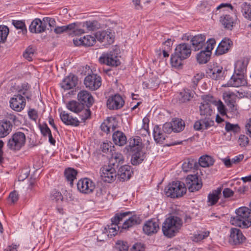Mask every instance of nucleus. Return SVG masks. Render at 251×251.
<instances>
[{"label": "nucleus", "mask_w": 251, "mask_h": 251, "mask_svg": "<svg viewBox=\"0 0 251 251\" xmlns=\"http://www.w3.org/2000/svg\"><path fill=\"white\" fill-rule=\"evenodd\" d=\"M26 137L24 133L17 131L13 133L7 141V148L13 151H18L21 150L25 144Z\"/></svg>", "instance_id": "4"}, {"label": "nucleus", "mask_w": 251, "mask_h": 251, "mask_svg": "<svg viewBox=\"0 0 251 251\" xmlns=\"http://www.w3.org/2000/svg\"><path fill=\"white\" fill-rule=\"evenodd\" d=\"M78 102L83 106L91 107L94 103L91 94L86 90L80 91L77 94Z\"/></svg>", "instance_id": "16"}, {"label": "nucleus", "mask_w": 251, "mask_h": 251, "mask_svg": "<svg viewBox=\"0 0 251 251\" xmlns=\"http://www.w3.org/2000/svg\"><path fill=\"white\" fill-rule=\"evenodd\" d=\"M95 36L96 39L100 43H103L104 45H110L114 41L112 34L108 31H99L96 33Z\"/></svg>", "instance_id": "17"}, {"label": "nucleus", "mask_w": 251, "mask_h": 251, "mask_svg": "<svg viewBox=\"0 0 251 251\" xmlns=\"http://www.w3.org/2000/svg\"><path fill=\"white\" fill-rule=\"evenodd\" d=\"M35 51L32 46H29L23 52V57L29 61H31Z\"/></svg>", "instance_id": "51"}, {"label": "nucleus", "mask_w": 251, "mask_h": 251, "mask_svg": "<svg viewBox=\"0 0 251 251\" xmlns=\"http://www.w3.org/2000/svg\"><path fill=\"white\" fill-rule=\"evenodd\" d=\"M209 235V231H202L200 233L195 234L194 236V240L196 241L202 240L205 238L207 237Z\"/></svg>", "instance_id": "63"}, {"label": "nucleus", "mask_w": 251, "mask_h": 251, "mask_svg": "<svg viewBox=\"0 0 251 251\" xmlns=\"http://www.w3.org/2000/svg\"><path fill=\"white\" fill-rule=\"evenodd\" d=\"M60 117L62 122L66 125L77 126L80 122L76 118H74L65 111L60 113Z\"/></svg>", "instance_id": "27"}, {"label": "nucleus", "mask_w": 251, "mask_h": 251, "mask_svg": "<svg viewBox=\"0 0 251 251\" xmlns=\"http://www.w3.org/2000/svg\"><path fill=\"white\" fill-rule=\"evenodd\" d=\"M233 45V42L230 39L225 37L219 44L215 53L221 55L227 53Z\"/></svg>", "instance_id": "20"}, {"label": "nucleus", "mask_w": 251, "mask_h": 251, "mask_svg": "<svg viewBox=\"0 0 251 251\" xmlns=\"http://www.w3.org/2000/svg\"><path fill=\"white\" fill-rule=\"evenodd\" d=\"M132 152L133 153L131 158V164L135 166L138 165L144 160L145 158V153L142 151V149L139 148Z\"/></svg>", "instance_id": "33"}, {"label": "nucleus", "mask_w": 251, "mask_h": 251, "mask_svg": "<svg viewBox=\"0 0 251 251\" xmlns=\"http://www.w3.org/2000/svg\"><path fill=\"white\" fill-rule=\"evenodd\" d=\"M247 83L244 75L234 73L227 82V86L239 87L245 85Z\"/></svg>", "instance_id": "19"}, {"label": "nucleus", "mask_w": 251, "mask_h": 251, "mask_svg": "<svg viewBox=\"0 0 251 251\" xmlns=\"http://www.w3.org/2000/svg\"><path fill=\"white\" fill-rule=\"evenodd\" d=\"M12 23L15 28L22 30L21 32L23 35L26 34L27 29L25 21L14 20H12Z\"/></svg>", "instance_id": "50"}, {"label": "nucleus", "mask_w": 251, "mask_h": 251, "mask_svg": "<svg viewBox=\"0 0 251 251\" xmlns=\"http://www.w3.org/2000/svg\"><path fill=\"white\" fill-rule=\"evenodd\" d=\"M100 148L103 152L105 153H111L112 151H114V149L115 147L112 145L111 142H103L101 145Z\"/></svg>", "instance_id": "55"}, {"label": "nucleus", "mask_w": 251, "mask_h": 251, "mask_svg": "<svg viewBox=\"0 0 251 251\" xmlns=\"http://www.w3.org/2000/svg\"><path fill=\"white\" fill-rule=\"evenodd\" d=\"M210 77L214 79L217 80L222 78L223 76L222 68H214L209 70V72Z\"/></svg>", "instance_id": "48"}, {"label": "nucleus", "mask_w": 251, "mask_h": 251, "mask_svg": "<svg viewBox=\"0 0 251 251\" xmlns=\"http://www.w3.org/2000/svg\"><path fill=\"white\" fill-rule=\"evenodd\" d=\"M110 154H111V158L109 161V164L118 167L119 164L124 163V158L121 153L113 151Z\"/></svg>", "instance_id": "37"}, {"label": "nucleus", "mask_w": 251, "mask_h": 251, "mask_svg": "<svg viewBox=\"0 0 251 251\" xmlns=\"http://www.w3.org/2000/svg\"><path fill=\"white\" fill-rule=\"evenodd\" d=\"M236 216L231 220L232 224L241 228L251 226V210L247 207H241L236 210Z\"/></svg>", "instance_id": "2"}, {"label": "nucleus", "mask_w": 251, "mask_h": 251, "mask_svg": "<svg viewBox=\"0 0 251 251\" xmlns=\"http://www.w3.org/2000/svg\"><path fill=\"white\" fill-rule=\"evenodd\" d=\"M73 43L75 46L91 47L95 44L96 38L95 36L86 35L79 39L77 38L74 39Z\"/></svg>", "instance_id": "21"}, {"label": "nucleus", "mask_w": 251, "mask_h": 251, "mask_svg": "<svg viewBox=\"0 0 251 251\" xmlns=\"http://www.w3.org/2000/svg\"><path fill=\"white\" fill-rule=\"evenodd\" d=\"M66 107L70 111L77 113L78 109H80L82 107V104L75 100H71L67 103Z\"/></svg>", "instance_id": "53"}, {"label": "nucleus", "mask_w": 251, "mask_h": 251, "mask_svg": "<svg viewBox=\"0 0 251 251\" xmlns=\"http://www.w3.org/2000/svg\"><path fill=\"white\" fill-rule=\"evenodd\" d=\"M213 125L214 121L211 118L206 117L197 121L194 125V128L196 130L202 131L213 126Z\"/></svg>", "instance_id": "24"}, {"label": "nucleus", "mask_w": 251, "mask_h": 251, "mask_svg": "<svg viewBox=\"0 0 251 251\" xmlns=\"http://www.w3.org/2000/svg\"><path fill=\"white\" fill-rule=\"evenodd\" d=\"M171 123L175 132H179L182 131L185 126V122L181 119H175Z\"/></svg>", "instance_id": "45"}, {"label": "nucleus", "mask_w": 251, "mask_h": 251, "mask_svg": "<svg viewBox=\"0 0 251 251\" xmlns=\"http://www.w3.org/2000/svg\"><path fill=\"white\" fill-rule=\"evenodd\" d=\"M182 220L177 216H171L166 218L163 223L162 230L163 234L168 237L175 236L182 226Z\"/></svg>", "instance_id": "1"}, {"label": "nucleus", "mask_w": 251, "mask_h": 251, "mask_svg": "<svg viewBox=\"0 0 251 251\" xmlns=\"http://www.w3.org/2000/svg\"><path fill=\"white\" fill-rule=\"evenodd\" d=\"M77 189L82 193L90 194L92 193L95 188L94 183L88 178L80 179L77 183Z\"/></svg>", "instance_id": "13"}, {"label": "nucleus", "mask_w": 251, "mask_h": 251, "mask_svg": "<svg viewBox=\"0 0 251 251\" xmlns=\"http://www.w3.org/2000/svg\"><path fill=\"white\" fill-rule=\"evenodd\" d=\"M90 107L82 105L81 108L78 109V112L76 113L79 115L81 121L83 122L91 118V111L90 109Z\"/></svg>", "instance_id": "39"}, {"label": "nucleus", "mask_w": 251, "mask_h": 251, "mask_svg": "<svg viewBox=\"0 0 251 251\" xmlns=\"http://www.w3.org/2000/svg\"><path fill=\"white\" fill-rule=\"evenodd\" d=\"M185 59L181 58L180 55H177L175 52L171 57V64L173 67L178 68L182 65V60Z\"/></svg>", "instance_id": "47"}, {"label": "nucleus", "mask_w": 251, "mask_h": 251, "mask_svg": "<svg viewBox=\"0 0 251 251\" xmlns=\"http://www.w3.org/2000/svg\"><path fill=\"white\" fill-rule=\"evenodd\" d=\"M84 83L86 87L89 90L92 91L96 90L101 85V78L97 74H90L85 77Z\"/></svg>", "instance_id": "9"}, {"label": "nucleus", "mask_w": 251, "mask_h": 251, "mask_svg": "<svg viewBox=\"0 0 251 251\" xmlns=\"http://www.w3.org/2000/svg\"><path fill=\"white\" fill-rule=\"evenodd\" d=\"M206 37L203 34H198L191 38L190 43L195 51L201 49L205 45Z\"/></svg>", "instance_id": "25"}, {"label": "nucleus", "mask_w": 251, "mask_h": 251, "mask_svg": "<svg viewBox=\"0 0 251 251\" xmlns=\"http://www.w3.org/2000/svg\"><path fill=\"white\" fill-rule=\"evenodd\" d=\"M118 167L109 163L100 168L101 176L103 181L107 183L113 182L117 176L116 169Z\"/></svg>", "instance_id": "6"}, {"label": "nucleus", "mask_w": 251, "mask_h": 251, "mask_svg": "<svg viewBox=\"0 0 251 251\" xmlns=\"http://www.w3.org/2000/svg\"><path fill=\"white\" fill-rule=\"evenodd\" d=\"M140 144H141V139L140 137L137 136L136 138H130L129 140V145L125 148L124 151H126V152L127 153L135 151L138 148L142 149Z\"/></svg>", "instance_id": "31"}, {"label": "nucleus", "mask_w": 251, "mask_h": 251, "mask_svg": "<svg viewBox=\"0 0 251 251\" xmlns=\"http://www.w3.org/2000/svg\"><path fill=\"white\" fill-rule=\"evenodd\" d=\"M246 240L241 230L237 228L232 227L230 229L229 243L231 245H237L242 244Z\"/></svg>", "instance_id": "12"}, {"label": "nucleus", "mask_w": 251, "mask_h": 251, "mask_svg": "<svg viewBox=\"0 0 251 251\" xmlns=\"http://www.w3.org/2000/svg\"><path fill=\"white\" fill-rule=\"evenodd\" d=\"M216 41L214 38L208 39L206 42V46L205 50L207 51H209L211 53V51L214 48L216 45Z\"/></svg>", "instance_id": "62"}, {"label": "nucleus", "mask_w": 251, "mask_h": 251, "mask_svg": "<svg viewBox=\"0 0 251 251\" xmlns=\"http://www.w3.org/2000/svg\"><path fill=\"white\" fill-rule=\"evenodd\" d=\"M77 172L76 170L72 168H68L64 171V176L66 180L70 182L71 186L73 185V181L76 179Z\"/></svg>", "instance_id": "40"}, {"label": "nucleus", "mask_w": 251, "mask_h": 251, "mask_svg": "<svg viewBox=\"0 0 251 251\" xmlns=\"http://www.w3.org/2000/svg\"><path fill=\"white\" fill-rule=\"evenodd\" d=\"M249 138L245 135H240L238 140V142L241 147H246L249 144Z\"/></svg>", "instance_id": "61"}, {"label": "nucleus", "mask_w": 251, "mask_h": 251, "mask_svg": "<svg viewBox=\"0 0 251 251\" xmlns=\"http://www.w3.org/2000/svg\"><path fill=\"white\" fill-rule=\"evenodd\" d=\"M100 27V25L96 21H88L82 24V29L84 30V33L97 30Z\"/></svg>", "instance_id": "38"}, {"label": "nucleus", "mask_w": 251, "mask_h": 251, "mask_svg": "<svg viewBox=\"0 0 251 251\" xmlns=\"http://www.w3.org/2000/svg\"><path fill=\"white\" fill-rule=\"evenodd\" d=\"M13 124L7 119L0 120V138L7 136L11 132Z\"/></svg>", "instance_id": "29"}, {"label": "nucleus", "mask_w": 251, "mask_h": 251, "mask_svg": "<svg viewBox=\"0 0 251 251\" xmlns=\"http://www.w3.org/2000/svg\"><path fill=\"white\" fill-rule=\"evenodd\" d=\"M128 246L126 242L118 240L115 244L114 251H128Z\"/></svg>", "instance_id": "54"}, {"label": "nucleus", "mask_w": 251, "mask_h": 251, "mask_svg": "<svg viewBox=\"0 0 251 251\" xmlns=\"http://www.w3.org/2000/svg\"><path fill=\"white\" fill-rule=\"evenodd\" d=\"M220 22L226 29L231 30L236 25V18L228 14L223 15L220 18Z\"/></svg>", "instance_id": "26"}, {"label": "nucleus", "mask_w": 251, "mask_h": 251, "mask_svg": "<svg viewBox=\"0 0 251 251\" xmlns=\"http://www.w3.org/2000/svg\"><path fill=\"white\" fill-rule=\"evenodd\" d=\"M197 160L192 158H188L183 162L182 168L184 172H189L192 169L197 170L198 168Z\"/></svg>", "instance_id": "35"}, {"label": "nucleus", "mask_w": 251, "mask_h": 251, "mask_svg": "<svg viewBox=\"0 0 251 251\" xmlns=\"http://www.w3.org/2000/svg\"><path fill=\"white\" fill-rule=\"evenodd\" d=\"M200 112L201 116H203L205 117L204 118L208 117L210 118L212 113V110L209 103H201L200 105Z\"/></svg>", "instance_id": "41"}, {"label": "nucleus", "mask_w": 251, "mask_h": 251, "mask_svg": "<svg viewBox=\"0 0 251 251\" xmlns=\"http://www.w3.org/2000/svg\"><path fill=\"white\" fill-rule=\"evenodd\" d=\"M99 61L101 64L112 67H117L121 64L118 57L113 51L103 53L99 58Z\"/></svg>", "instance_id": "10"}, {"label": "nucleus", "mask_w": 251, "mask_h": 251, "mask_svg": "<svg viewBox=\"0 0 251 251\" xmlns=\"http://www.w3.org/2000/svg\"><path fill=\"white\" fill-rule=\"evenodd\" d=\"M204 76L203 73L196 74L192 79V88L196 89L199 81Z\"/></svg>", "instance_id": "57"}, {"label": "nucleus", "mask_w": 251, "mask_h": 251, "mask_svg": "<svg viewBox=\"0 0 251 251\" xmlns=\"http://www.w3.org/2000/svg\"><path fill=\"white\" fill-rule=\"evenodd\" d=\"M130 214H131L130 212H119L115 215L114 217L111 219V224L108 225L107 227L104 228L105 233H107L108 237L111 238L117 234L120 228L119 226L120 222L123 221L124 218H126V215Z\"/></svg>", "instance_id": "5"}, {"label": "nucleus", "mask_w": 251, "mask_h": 251, "mask_svg": "<svg viewBox=\"0 0 251 251\" xmlns=\"http://www.w3.org/2000/svg\"><path fill=\"white\" fill-rule=\"evenodd\" d=\"M116 128L115 122L113 119H111V118H107L100 126L101 130L107 134L110 133L111 129L112 131H114Z\"/></svg>", "instance_id": "34"}, {"label": "nucleus", "mask_w": 251, "mask_h": 251, "mask_svg": "<svg viewBox=\"0 0 251 251\" xmlns=\"http://www.w3.org/2000/svg\"><path fill=\"white\" fill-rule=\"evenodd\" d=\"M11 108L17 112L21 111L25 107L26 101L25 97L21 94L14 95L10 100Z\"/></svg>", "instance_id": "15"}, {"label": "nucleus", "mask_w": 251, "mask_h": 251, "mask_svg": "<svg viewBox=\"0 0 251 251\" xmlns=\"http://www.w3.org/2000/svg\"><path fill=\"white\" fill-rule=\"evenodd\" d=\"M126 212H130L131 214H128L123 219L124 222L121 226L122 230H129L141 224L142 220L139 215L135 214V212L126 211Z\"/></svg>", "instance_id": "7"}, {"label": "nucleus", "mask_w": 251, "mask_h": 251, "mask_svg": "<svg viewBox=\"0 0 251 251\" xmlns=\"http://www.w3.org/2000/svg\"><path fill=\"white\" fill-rule=\"evenodd\" d=\"M211 55V53L205 50H201L197 54V61L199 64H205L210 60Z\"/></svg>", "instance_id": "42"}, {"label": "nucleus", "mask_w": 251, "mask_h": 251, "mask_svg": "<svg viewBox=\"0 0 251 251\" xmlns=\"http://www.w3.org/2000/svg\"><path fill=\"white\" fill-rule=\"evenodd\" d=\"M175 52L177 55H180L181 58L186 59L191 55V47L186 43L180 44L176 48Z\"/></svg>", "instance_id": "28"}, {"label": "nucleus", "mask_w": 251, "mask_h": 251, "mask_svg": "<svg viewBox=\"0 0 251 251\" xmlns=\"http://www.w3.org/2000/svg\"><path fill=\"white\" fill-rule=\"evenodd\" d=\"M242 12L246 19L251 21V4L244 2L242 5Z\"/></svg>", "instance_id": "49"}, {"label": "nucleus", "mask_w": 251, "mask_h": 251, "mask_svg": "<svg viewBox=\"0 0 251 251\" xmlns=\"http://www.w3.org/2000/svg\"><path fill=\"white\" fill-rule=\"evenodd\" d=\"M225 129L227 132L232 131L234 133H238L240 131V128L238 125L232 124L227 122H226Z\"/></svg>", "instance_id": "56"}, {"label": "nucleus", "mask_w": 251, "mask_h": 251, "mask_svg": "<svg viewBox=\"0 0 251 251\" xmlns=\"http://www.w3.org/2000/svg\"><path fill=\"white\" fill-rule=\"evenodd\" d=\"M112 140L116 145L119 146L125 145L127 142V138L125 133L119 130L113 133Z\"/></svg>", "instance_id": "32"}, {"label": "nucleus", "mask_w": 251, "mask_h": 251, "mask_svg": "<svg viewBox=\"0 0 251 251\" xmlns=\"http://www.w3.org/2000/svg\"><path fill=\"white\" fill-rule=\"evenodd\" d=\"M186 188L187 187L190 192H194L201 189L202 183L201 179L196 175H189L185 179Z\"/></svg>", "instance_id": "8"}, {"label": "nucleus", "mask_w": 251, "mask_h": 251, "mask_svg": "<svg viewBox=\"0 0 251 251\" xmlns=\"http://www.w3.org/2000/svg\"><path fill=\"white\" fill-rule=\"evenodd\" d=\"M133 172L131 167L129 165H125L121 166L117 172L118 178L120 181L124 182L130 178Z\"/></svg>", "instance_id": "18"}, {"label": "nucleus", "mask_w": 251, "mask_h": 251, "mask_svg": "<svg viewBox=\"0 0 251 251\" xmlns=\"http://www.w3.org/2000/svg\"><path fill=\"white\" fill-rule=\"evenodd\" d=\"M159 229V220L155 218L146 221L143 227L144 232L148 235L156 233Z\"/></svg>", "instance_id": "14"}, {"label": "nucleus", "mask_w": 251, "mask_h": 251, "mask_svg": "<svg viewBox=\"0 0 251 251\" xmlns=\"http://www.w3.org/2000/svg\"><path fill=\"white\" fill-rule=\"evenodd\" d=\"M179 100L181 102H185L190 100L193 97V93L189 89H184L180 93Z\"/></svg>", "instance_id": "52"}, {"label": "nucleus", "mask_w": 251, "mask_h": 251, "mask_svg": "<svg viewBox=\"0 0 251 251\" xmlns=\"http://www.w3.org/2000/svg\"><path fill=\"white\" fill-rule=\"evenodd\" d=\"M77 81L76 76L73 74H70L63 79L61 83V87L66 90L73 89L77 85Z\"/></svg>", "instance_id": "22"}, {"label": "nucleus", "mask_w": 251, "mask_h": 251, "mask_svg": "<svg viewBox=\"0 0 251 251\" xmlns=\"http://www.w3.org/2000/svg\"><path fill=\"white\" fill-rule=\"evenodd\" d=\"M46 29V25L39 18L35 19L31 23L29 30L31 33H40L44 32Z\"/></svg>", "instance_id": "23"}, {"label": "nucleus", "mask_w": 251, "mask_h": 251, "mask_svg": "<svg viewBox=\"0 0 251 251\" xmlns=\"http://www.w3.org/2000/svg\"><path fill=\"white\" fill-rule=\"evenodd\" d=\"M245 69V67L244 65V62L243 61H239L235 65L234 73L242 74L244 75Z\"/></svg>", "instance_id": "60"}, {"label": "nucleus", "mask_w": 251, "mask_h": 251, "mask_svg": "<svg viewBox=\"0 0 251 251\" xmlns=\"http://www.w3.org/2000/svg\"><path fill=\"white\" fill-rule=\"evenodd\" d=\"M66 32L70 34L72 32L75 35H81L84 33V30L81 28H77L75 23H72L67 25H64Z\"/></svg>", "instance_id": "46"}, {"label": "nucleus", "mask_w": 251, "mask_h": 251, "mask_svg": "<svg viewBox=\"0 0 251 251\" xmlns=\"http://www.w3.org/2000/svg\"><path fill=\"white\" fill-rule=\"evenodd\" d=\"M216 105L217 106L218 111L220 114L222 116L226 115V109L222 101L220 100H218Z\"/></svg>", "instance_id": "64"}, {"label": "nucleus", "mask_w": 251, "mask_h": 251, "mask_svg": "<svg viewBox=\"0 0 251 251\" xmlns=\"http://www.w3.org/2000/svg\"><path fill=\"white\" fill-rule=\"evenodd\" d=\"M222 191V188L219 187L208 194L207 201L210 203V205H215L218 201Z\"/></svg>", "instance_id": "36"}, {"label": "nucleus", "mask_w": 251, "mask_h": 251, "mask_svg": "<svg viewBox=\"0 0 251 251\" xmlns=\"http://www.w3.org/2000/svg\"><path fill=\"white\" fill-rule=\"evenodd\" d=\"M223 99L227 106L235 104L237 96L232 92H226L223 95Z\"/></svg>", "instance_id": "43"}, {"label": "nucleus", "mask_w": 251, "mask_h": 251, "mask_svg": "<svg viewBox=\"0 0 251 251\" xmlns=\"http://www.w3.org/2000/svg\"><path fill=\"white\" fill-rule=\"evenodd\" d=\"M41 133L44 137L47 136L51 133L50 129L45 123L39 126Z\"/></svg>", "instance_id": "59"}, {"label": "nucleus", "mask_w": 251, "mask_h": 251, "mask_svg": "<svg viewBox=\"0 0 251 251\" xmlns=\"http://www.w3.org/2000/svg\"><path fill=\"white\" fill-rule=\"evenodd\" d=\"M124 104L125 100L119 94L109 96L106 102L107 107L110 110L120 109Z\"/></svg>", "instance_id": "11"}, {"label": "nucleus", "mask_w": 251, "mask_h": 251, "mask_svg": "<svg viewBox=\"0 0 251 251\" xmlns=\"http://www.w3.org/2000/svg\"><path fill=\"white\" fill-rule=\"evenodd\" d=\"M153 135L155 141L159 144H163L167 137L163 130H162L161 127L158 125H155L154 126Z\"/></svg>", "instance_id": "30"}, {"label": "nucleus", "mask_w": 251, "mask_h": 251, "mask_svg": "<svg viewBox=\"0 0 251 251\" xmlns=\"http://www.w3.org/2000/svg\"><path fill=\"white\" fill-rule=\"evenodd\" d=\"M186 191L187 188L183 182L176 181L169 183L165 187L164 193L168 197L176 199L183 196L186 193Z\"/></svg>", "instance_id": "3"}, {"label": "nucleus", "mask_w": 251, "mask_h": 251, "mask_svg": "<svg viewBox=\"0 0 251 251\" xmlns=\"http://www.w3.org/2000/svg\"><path fill=\"white\" fill-rule=\"evenodd\" d=\"M50 198L52 201L56 202L59 200L61 201H63V197L62 194L60 192L56 190H53L51 192Z\"/></svg>", "instance_id": "58"}, {"label": "nucleus", "mask_w": 251, "mask_h": 251, "mask_svg": "<svg viewBox=\"0 0 251 251\" xmlns=\"http://www.w3.org/2000/svg\"><path fill=\"white\" fill-rule=\"evenodd\" d=\"M214 159L209 155H205L201 156L199 160V164L202 167H207L212 166Z\"/></svg>", "instance_id": "44"}]
</instances>
